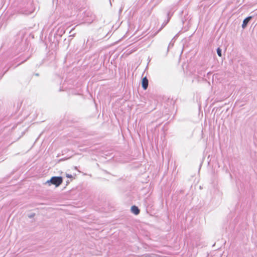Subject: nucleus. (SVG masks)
Here are the masks:
<instances>
[{"mask_svg": "<svg viewBox=\"0 0 257 257\" xmlns=\"http://www.w3.org/2000/svg\"><path fill=\"white\" fill-rule=\"evenodd\" d=\"M62 182L63 179L61 177H53L50 180L47 181V183H48L49 185L53 184L56 187H58L62 183Z\"/></svg>", "mask_w": 257, "mask_h": 257, "instance_id": "nucleus-1", "label": "nucleus"}, {"mask_svg": "<svg viewBox=\"0 0 257 257\" xmlns=\"http://www.w3.org/2000/svg\"><path fill=\"white\" fill-rule=\"evenodd\" d=\"M148 80L146 77H144L142 80V85L143 89L146 90L148 87Z\"/></svg>", "mask_w": 257, "mask_h": 257, "instance_id": "nucleus-2", "label": "nucleus"}, {"mask_svg": "<svg viewBox=\"0 0 257 257\" xmlns=\"http://www.w3.org/2000/svg\"><path fill=\"white\" fill-rule=\"evenodd\" d=\"M251 19V16H249V17H247L246 18H245L243 21V23L242 24V27L243 28H244L245 27H246V25H247L248 22L250 21V20Z\"/></svg>", "mask_w": 257, "mask_h": 257, "instance_id": "nucleus-3", "label": "nucleus"}, {"mask_svg": "<svg viewBox=\"0 0 257 257\" xmlns=\"http://www.w3.org/2000/svg\"><path fill=\"white\" fill-rule=\"evenodd\" d=\"M131 210L135 215H138L140 213V210L136 206H133L131 208Z\"/></svg>", "mask_w": 257, "mask_h": 257, "instance_id": "nucleus-4", "label": "nucleus"}, {"mask_svg": "<svg viewBox=\"0 0 257 257\" xmlns=\"http://www.w3.org/2000/svg\"><path fill=\"white\" fill-rule=\"evenodd\" d=\"M217 54L219 56V57H221V49L218 48L217 50Z\"/></svg>", "mask_w": 257, "mask_h": 257, "instance_id": "nucleus-5", "label": "nucleus"}, {"mask_svg": "<svg viewBox=\"0 0 257 257\" xmlns=\"http://www.w3.org/2000/svg\"><path fill=\"white\" fill-rule=\"evenodd\" d=\"M66 177L68 178H72L71 175L67 174Z\"/></svg>", "mask_w": 257, "mask_h": 257, "instance_id": "nucleus-6", "label": "nucleus"}]
</instances>
